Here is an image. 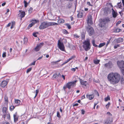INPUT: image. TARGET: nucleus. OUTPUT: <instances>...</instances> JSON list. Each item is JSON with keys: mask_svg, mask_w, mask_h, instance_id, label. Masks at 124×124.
Returning a JSON list of instances; mask_svg holds the SVG:
<instances>
[{"mask_svg": "<svg viewBox=\"0 0 124 124\" xmlns=\"http://www.w3.org/2000/svg\"><path fill=\"white\" fill-rule=\"evenodd\" d=\"M108 79L111 84L114 85L119 82L120 76L117 73H111L108 75Z\"/></svg>", "mask_w": 124, "mask_h": 124, "instance_id": "nucleus-1", "label": "nucleus"}, {"mask_svg": "<svg viewBox=\"0 0 124 124\" xmlns=\"http://www.w3.org/2000/svg\"><path fill=\"white\" fill-rule=\"evenodd\" d=\"M101 21L99 24V26L102 28L105 29L107 27L106 24L110 21L109 18L106 17L101 19Z\"/></svg>", "mask_w": 124, "mask_h": 124, "instance_id": "nucleus-2", "label": "nucleus"}, {"mask_svg": "<svg viewBox=\"0 0 124 124\" xmlns=\"http://www.w3.org/2000/svg\"><path fill=\"white\" fill-rule=\"evenodd\" d=\"M83 47L85 50L87 51L89 50L91 47L90 40L89 39H87L83 43Z\"/></svg>", "mask_w": 124, "mask_h": 124, "instance_id": "nucleus-3", "label": "nucleus"}, {"mask_svg": "<svg viewBox=\"0 0 124 124\" xmlns=\"http://www.w3.org/2000/svg\"><path fill=\"white\" fill-rule=\"evenodd\" d=\"M86 30L89 36H91L94 34V29L91 26L88 25V26L86 27Z\"/></svg>", "mask_w": 124, "mask_h": 124, "instance_id": "nucleus-4", "label": "nucleus"}, {"mask_svg": "<svg viewBox=\"0 0 124 124\" xmlns=\"http://www.w3.org/2000/svg\"><path fill=\"white\" fill-rule=\"evenodd\" d=\"M77 80H75L73 81L70 82L68 83L67 84V88L70 89L71 88L75 87L76 85Z\"/></svg>", "mask_w": 124, "mask_h": 124, "instance_id": "nucleus-5", "label": "nucleus"}, {"mask_svg": "<svg viewBox=\"0 0 124 124\" xmlns=\"http://www.w3.org/2000/svg\"><path fill=\"white\" fill-rule=\"evenodd\" d=\"M49 22H44L41 23L39 27L40 29H43L50 26Z\"/></svg>", "mask_w": 124, "mask_h": 124, "instance_id": "nucleus-6", "label": "nucleus"}, {"mask_svg": "<svg viewBox=\"0 0 124 124\" xmlns=\"http://www.w3.org/2000/svg\"><path fill=\"white\" fill-rule=\"evenodd\" d=\"M117 65L120 69L124 68V61L123 60H119L117 62Z\"/></svg>", "mask_w": 124, "mask_h": 124, "instance_id": "nucleus-7", "label": "nucleus"}, {"mask_svg": "<svg viewBox=\"0 0 124 124\" xmlns=\"http://www.w3.org/2000/svg\"><path fill=\"white\" fill-rule=\"evenodd\" d=\"M58 45L59 48L62 51H65V47L63 43L61 42L59 40L58 41Z\"/></svg>", "mask_w": 124, "mask_h": 124, "instance_id": "nucleus-8", "label": "nucleus"}, {"mask_svg": "<svg viewBox=\"0 0 124 124\" xmlns=\"http://www.w3.org/2000/svg\"><path fill=\"white\" fill-rule=\"evenodd\" d=\"M44 43L41 42L40 44H38L36 47L34 48V50L36 51H39L40 48L43 45Z\"/></svg>", "mask_w": 124, "mask_h": 124, "instance_id": "nucleus-9", "label": "nucleus"}, {"mask_svg": "<svg viewBox=\"0 0 124 124\" xmlns=\"http://www.w3.org/2000/svg\"><path fill=\"white\" fill-rule=\"evenodd\" d=\"M87 23L89 25V24L91 25L93 24L92 21V17L91 15H89L87 16Z\"/></svg>", "mask_w": 124, "mask_h": 124, "instance_id": "nucleus-10", "label": "nucleus"}, {"mask_svg": "<svg viewBox=\"0 0 124 124\" xmlns=\"http://www.w3.org/2000/svg\"><path fill=\"white\" fill-rule=\"evenodd\" d=\"M112 66V63L111 61H109L108 63H106L105 64V67H107L108 68H111Z\"/></svg>", "mask_w": 124, "mask_h": 124, "instance_id": "nucleus-11", "label": "nucleus"}, {"mask_svg": "<svg viewBox=\"0 0 124 124\" xmlns=\"http://www.w3.org/2000/svg\"><path fill=\"white\" fill-rule=\"evenodd\" d=\"M8 82L6 81H3L0 84V86L2 87H5L7 84Z\"/></svg>", "mask_w": 124, "mask_h": 124, "instance_id": "nucleus-12", "label": "nucleus"}, {"mask_svg": "<svg viewBox=\"0 0 124 124\" xmlns=\"http://www.w3.org/2000/svg\"><path fill=\"white\" fill-rule=\"evenodd\" d=\"M86 96L87 98L90 100L93 99L94 97V95L93 94L89 95L87 94L86 95Z\"/></svg>", "mask_w": 124, "mask_h": 124, "instance_id": "nucleus-13", "label": "nucleus"}, {"mask_svg": "<svg viewBox=\"0 0 124 124\" xmlns=\"http://www.w3.org/2000/svg\"><path fill=\"white\" fill-rule=\"evenodd\" d=\"M3 117L4 119L6 117L7 118V119L9 120H10V114L8 113H7L4 114L3 115Z\"/></svg>", "mask_w": 124, "mask_h": 124, "instance_id": "nucleus-14", "label": "nucleus"}, {"mask_svg": "<svg viewBox=\"0 0 124 124\" xmlns=\"http://www.w3.org/2000/svg\"><path fill=\"white\" fill-rule=\"evenodd\" d=\"M112 9V15L113 17L114 18L116 17L117 16V13L115 11L113 8Z\"/></svg>", "mask_w": 124, "mask_h": 124, "instance_id": "nucleus-15", "label": "nucleus"}, {"mask_svg": "<svg viewBox=\"0 0 124 124\" xmlns=\"http://www.w3.org/2000/svg\"><path fill=\"white\" fill-rule=\"evenodd\" d=\"M112 122V120L111 119L109 118L106 121L104 124H111Z\"/></svg>", "mask_w": 124, "mask_h": 124, "instance_id": "nucleus-16", "label": "nucleus"}, {"mask_svg": "<svg viewBox=\"0 0 124 124\" xmlns=\"http://www.w3.org/2000/svg\"><path fill=\"white\" fill-rule=\"evenodd\" d=\"M19 12L20 13V16L21 17V18L24 17L25 15V12L24 11H22L21 10L19 11Z\"/></svg>", "mask_w": 124, "mask_h": 124, "instance_id": "nucleus-17", "label": "nucleus"}, {"mask_svg": "<svg viewBox=\"0 0 124 124\" xmlns=\"http://www.w3.org/2000/svg\"><path fill=\"white\" fill-rule=\"evenodd\" d=\"M80 82L81 85L86 86L87 84L86 81H84L83 80L80 79Z\"/></svg>", "mask_w": 124, "mask_h": 124, "instance_id": "nucleus-18", "label": "nucleus"}, {"mask_svg": "<svg viewBox=\"0 0 124 124\" xmlns=\"http://www.w3.org/2000/svg\"><path fill=\"white\" fill-rule=\"evenodd\" d=\"M123 39L121 38H119L117 40V43H119L123 42Z\"/></svg>", "mask_w": 124, "mask_h": 124, "instance_id": "nucleus-19", "label": "nucleus"}, {"mask_svg": "<svg viewBox=\"0 0 124 124\" xmlns=\"http://www.w3.org/2000/svg\"><path fill=\"white\" fill-rule=\"evenodd\" d=\"M64 22V20L63 19H59L58 20V23L59 24L63 23Z\"/></svg>", "mask_w": 124, "mask_h": 124, "instance_id": "nucleus-20", "label": "nucleus"}, {"mask_svg": "<svg viewBox=\"0 0 124 124\" xmlns=\"http://www.w3.org/2000/svg\"><path fill=\"white\" fill-rule=\"evenodd\" d=\"M14 122H16L17 121L18 118L16 114L14 115Z\"/></svg>", "mask_w": 124, "mask_h": 124, "instance_id": "nucleus-21", "label": "nucleus"}, {"mask_svg": "<svg viewBox=\"0 0 124 124\" xmlns=\"http://www.w3.org/2000/svg\"><path fill=\"white\" fill-rule=\"evenodd\" d=\"M39 21L38 20H33L32 21V23H31L33 25H34L35 23H38Z\"/></svg>", "mask_w": 124, "mask_h": 124, "instance_id": "nucleus-22", "label": "nucleus"}, {"mask_svg": "<svg viewBox=\"0 0 124 124\" xmlns=\"http://www.w3.org/2000/svg\"><path fill=\"white\" fill-rule=\"evenodd\" d=\"M7 110V108L6 107H4L2 108V112L4 114L7 113L6 112Z\"/></svg>", "mask_w": 124, "mask_h": 124, "instance_id": "nucleus-23", "label": "nucleus"}, {"mask_svg": "<svg viewBox=\"0 0 124 124\" xmlns=\"http://www.w3.org/2000/svg\"><path fill=\"white\" fill-rule=\"evenodd\" d=\"M15 102L18 105L20 103V100L18 99H15Z\"/></svg>", "mask_w": 124, "mask_h": 124, "instance_id": "nucleus-24", "label": "nucleus"}, {"mask_svg": "<svg viewBox=\"0 0 124 124\" xmlns=\"http://www.w3.org/2000/svg\"><path fill=\"white\" fill-rule=\"evenodd\" d=\"M23 41L24 44H26L28 42V40L26 38H24L23 39Z\"/></svg>", "mask_w": 124, "mask_h": 124, "instance_id": "nucleus-25", "label": "nucleus"}, {"mask_svg": "<svg viewBox=\"0 0 124 124\" xmlns=\"http://www.w3.org/2000/svg\"><path fill=\"white\" fill-rule=\"evenodd\" d=\"M4 100H5V102H7V103L8 102V97L6 95H5V96Z\"/></svg>", "mask_w": 124, "mask_h": 124, "instance_id": "nucleus-26", "label": "nucleus"}, {"mask_svg": "<svg viewBox=\"0 0 124 124\" xmlns=\"http://www.w3.org/2000/svg\"><path fill=\"white\" fill-rule=\"evenodd\" d=\"M105 44V43H100L98 47L99 48L101 47L104 46Z\"/></svg>", "mask_w": 124, "mask_h": 124, "instance_id": "nucleus-27", "label": "nucleus"}, {"mask_svg": "<svg viewBox=\"0 0 124 124\" xmlns=\"http://www.w3.org/2000/svg\"><path fill=\"white\" fill-rule=\"evenodd\" d=\"M100 61L99 60H94V63L96 64H98L100 62Z\"/></svg>", "mask_w": 124, "mask_h": 124, "instance_id": "nucleus-28", "label": "nucleus"}, {"mask_svg": "<svg viewBox=\"0 0 124 124\" xmlns=\"http://www.w3.org/2000/svg\"><path fill=\"white\" fill-rule=\"evenodd\" d=\"M50 24V26L52 25H57L58 24V23L54 22H53V23H51L49 22Z\"/></svg>", "mask_w": 124, "mask_h": 124, "instance_id": "nucleus-29", "label": "nucleus"}, {"mask_svg": "<svg viewBox=\"0 0 124 124\" xmlns=\"http://www.w3.org/2000/svg\"><path fill=\"white\" fill-rule=\"evenodd\" d=\"M58 77V75L56 73H54L53 76V78H56Z\"/></svg>", "mask_w": 124, "mask_h": 124, "instance_id": "nucleus-30", "label": "nucleus"}, {"mask_svg": "<svg viewBox=\"0 0 124 124\" xmlns=\"http://www.w3.org/2000/svg\"><path fill=\"white\" fill-rule=\"evenodd\" d=\"M105 101H107L108 100H110V98L109 96H108L106 97L104 99Z\"/></svg>", "mask_w": 124, "mask_h": 124, "instance_id": "nucleus-31", "label": "nucleus"}, {"mask_svg": "<svg viewBox=\"0 0 124 124\" xmlns=\"http://www.w3.org/2000/svg\"><path fill=\"white\" fill-rule=\"evenodd\" d=\"M15 108V107L13 105L11 106L10 107V110L12 111Z\"/></svg>", "mask_w": 124, "mask_h": 124, "instance_id": "nucleus-32", "label": "nucleus"}, {"mask_svg": "<svg viewBox=\"0 0 124 124\" xmlns=\"http://www.w3.org/2000/svg\"><path fill=\"white\" fill-rule=\"evenodd\" d=\"M39 92V90L38 89H37L36 90V94L35 95L34 97V98H35L36 97L37 95V94Z\"/></svg>", "mask_w": 124, "mask_h": 124, "instance_id": "nucleus-33", "label": "nucleus"}, {"mask_svg": "<svg viewBox=\"0 0 124 124\" xmlns=\"http://www.w3.org/2000/svg\"><path fill=\"white\" fill-rule=\"evenodd\" d=\"M94 92L95 94L97 95L98 96H99V93L96 90H94Z\"/></svg>", "mask_w": 124, "mask_h": 124, "instance_id": "nucleus-34", "label": "nucleus"}, {"mask_svg": "<svg viewBox=\"0 0 124 124\" xmlns=\"http://www.w3.org/2000/svg\"><path fill=\"white\" fill-rule=\"evenodd\" d=\"M65 25L67 26V27L69 29H70L71 28V26L70 24L68 23H66L65 24Z\"/></svg>", "mask_w": 124, "mask_h": 124, "instance_id": "nucleus-35", "label": "nucleus"}, {"mask_svg": "<svg viewBox=\"0 0 124 124\" xmlns=\"http://www.w3.org/2000/svg\"><path fill=\"white\" fill-rule=\"evenodd\" d=\"M85 37V35L84 32L82 33L81 35V37L82 39H84Z\"/></svg>", "mask_w": 124, "mask_h": 124, "instance_id": "nucleus-36", "label": "nucleus"}, {"mask_svg": "<svg viewBox=\"0 0 124 124\" xmlns=\"http://www.w3.org/2000/svg\"><path fill=\"white\" fill-rule=\"evenodd\" d=\"M110 104L109 102H108V104L106 105V107L107 109H108Z\"/></svg>", "mask_w": 124, "mask_h": 124, "instance_id": "nucleus-37", "label": "nucleus"}, {"mask_svg": "<svg viewBox=\"0 0 124 124\" xmlns=\"http://www.w3.org/2000/svg\"><path fill=\"white\" fill-rule=\"evenodd\" d=\"M121 29H116L115 30V32H118L120 31Z\"/></svg>", "mask_w": 124, "mask_h": 124, "instance_id": "nucleus-38", "label": "nucleus"}, {"mask_svg": "<svg viewBox=\"0 0 124 124\" xmlns=\"http://www.w3.org/2000/svg\"><path fill=\"white\" fill-rule=\"evenodd\" d=\"M121 72L123 75H124V68L120 69Z\"/></svg>", "mask_w": 124, "mask_h": 124, "instance_id": "nucleus-39", "label": "nucleus"}, {"mask_svg": "<svg viewBox=\"0 0 124 124\" xmlns=\"http://www.w3.org/2000/svg\"><path fill=\"white\" fill-rule=\"evenodd\" d=\"M24 6L25 7H26L27 6V2L25 0L24 1Z\"/></svg>", "mask_w": 124, "mask_h": 124, "instance_id": "nucleus-40", "label": "nucleus"}, {"mask_svg": "<svg viewBox=\"0 0 124 124\" xmlns=\"http://www.w3.org/2000/svg\"><path fill=\"white\" fill-rule=\"evenodd\" d=\"M32 10V8H30L28 10L29 13H31Z\"/></svg>", "mask_w": 124, "mask_h": 124, "instance_id": "nucleus-41", "label": "nucleus"}, {"mask_svg": "<svg viewBox=\"0 0 124 124\" xmlns=\"http://www.w3.org/2000/svg\"><path fill=\"white\" fill-rule=\"evenodd\" d=\"M32 68H30L28 69L26 71V73H29V72H30Z\"/></svg>", "mask_w": 124, "mask_h": 124, "instance_id": "nucleus-42", "label": "nucleus"}, {"mask_svg": "<svg viewBox=\"0 0 124 124\" xmlns=\"http://www.w3.org/2000/svg\"><path fill=\"white\" fill-rule=\"evenodd\" d=\"M6 52H4L2 55V57H5L6 56Z\"/></svg>", "mask_w": 124, "mask_h": 124, "instance_id": "nucleus-43", "label": "nucleus"}, {"mask_svg": "<svg viewBox=\"0 0 124 124\" xmlns=\"http://www.w3.org/2000/svg\"><path fill=\"white\" fill-rule=\"evenodd\" d=\"M120 46L118 44L116 45H115L114 47V48L115 49H116L118 47H119Z\"/></svg>", "mask_w": 124, "mask_h": 124, "instance_id": "nucleus-44", "label": "nucleus"}, {"mask_svg": "<svg viewBox=\"0 0 124 124\" xmlns=\"http://www.w3.org/2000/svg\"><path fill=\"white\" fill-rule=\"evenodd\" d=\"M57 116L59 118H60L61 117L60 116V115L59 112H57Z\"/></svg>", "mask_w": 124, "mask_h": 124, "instance_id": "nucleus-45", "label": "nucleus"}, {"mask_svg": "<svg viewBox=\"0 0 124 124\" xmlns=\"http://www.w3.org/2000/svg\"><path fill=\"white\" fill-rule=\"evenodd\" d=\"M63 33L64 34H68V32L67 31L65 30H63Z\"/></svg>", "mask_w": 124, "mask_h": 124, "instance_id": "nucleus-46", "label": "nucleus"}, {"mask_svg": "<svg viewBox=\"0 0 124 124\" xmlns=\"http://www.w3.org/2000/svg\"><path fill=\"white\" fill-rule=\"evenodd\" d=\"M74 37L76 38H78L79 37V36H78L77 34H75L74 35Z\"/></svg>", "mask_w": 124, "mask_h": 124, "instance_id": "nucleus-47", "label": "nucleus"}, {"mask_svg": "<svg viewBox=\"0 0 124 124\" xmlns=\"http://www.w3.org/2000/svg\"><path fill=\"white\" fill-rule=\"evenodd\" d=\"M36 61H34L33 62L31 63L30 65H34L35 64Z\"/></svg>", "mask_w": 124, "mask_h": 124, "instance_id": "nucleus-48", "label": "nucleus"}, {"mask_svg": "<svg viewBox=\"0 0 124 124\" xmlns=\"http://www.w3.org/2000/svg\"><path fill=\"white\" fill-rule=\"evenodd\" d=\"M121 21H118L116 23V25L117 26L119 24H120L121 23Z\"/></svg>", "mask_w": 124, "mask_h": 124, "instance_id": "nucleus-49", "label": "nucleus"}, {"mask_svg": "<svg viewBox=\"0 0 124 124\" xmlns=\"http://www.w3.org/2000/svg\"><path fill=\"white\" fill-rule=\"evenodd\" d=\"M36 34V32H34L33 33V36H34L35 37H37V36Z\"/></svg>", "mask_w": 124, "mask_h": 124, "instance_id": "nucleus-50", "label": "nucleus"}, {"mask_svg": "<svg viewBox=\"0 0 124 124\" xmlns=\"http://www.w3.org/2000/svg\"><path fill=\"white\" fill-rule=\"evenodd\" d=\"M11 23L12 24L11 25L15 26V22L13 21L12 22V23Z\"/></svg>", "mask_w": 124, "mask_h": 124, "instance_id": "nucleus-51", "label": "nucleus"}, {"mask_svg": "<svg viewBox=\"0 0 124 124\" xmlns=\"http://www.w3.org/2000/svg\"><path fill=\"white\" fill-rule=\"evenodd\" d=\"M2 124H9L8 122H3Z\"/></svg>", "mask_w": 124, "mask_h": 124, "instance_id": "nucleus-52", "label": "nucleus"}, {"mask_svg": "<svg viewBox=\"0 0 124 124\" xmlns=\"http://www.w3.org/2000/svg\"><path fill=\"white\" fill-rule=\"evenodd\" d=\"M11 24V23H9L7 25V27H8L10 26Z\"/></svg>", "mask_w": 124, "mask_h": 124, "instance_id": "nucleus-53", "label": "nucleus"}, {"mask_svg": "<svg viewBox=\"0 0 124 124\" xmlns=\"http://www.w3.org/2000/svg\"><path fill=\"white\" fill-rule=\"evenodd\" d=\"M81 111H82V114L83 115H84V114L85 112V111L84 110H83L82 109L81 110Z\"/></svg>", "mask_w": 124, "mask_h": 124, "instance_id": "nucleus-54", "label": "nucleus"}, {"mask_svg": "<svg viewBox=\"0 0 124 124\" xmlns=\"http://www.w3.org/2000/svg\"><path fill=\"white\" fill-rule=\"evenodd\" d=\"M92 43L93 44V45L94 46V45H95V41L94 40H93L92 41Z\"/></svg>", "mask_w": 124, "mask_h": 124, "instance_id": "nucleus-55", "label": "nucleus"}, {"mask_svg": "<svg viewBox=\"0 0 124 124\" xmlns=\"http://www.w3.org/2000/svg\"><path fill=\"white\" fill-rule=\"evenodd\" d=\"M67 88V84H66V85L65 86H64L63 87V89L64 90H65V89L66 88Z\"/></svg>", "mask_w": 124, "mask_h": 124, "instance_id": "nucleus-56", "label": "nucleus"}, {"mask_svg": "<svg viewBox=\"0 0 124 124\" xmlns=\"http://www.w3.org/2000/svg\"><path fill=\"white\" fill-rule=\"evenodd\" d=\"M78 105V103H75V104H74L73 105V107L76 106H77Z\"/></svg>", "mask_w": 124, "mask_h": 124, "instance_id": "nucleus-57", "label": "nucleus"}, {"mask_svg": "<svg viewBox=\"0 0 124 124\" xmlns=\"http://www.w3.org/2000/svg\"><path fill=\"white\" fill-rule=\"evenodd\" d=\"M71 70L73 71H75L76 70V69L75 68H73L71 69Z\"/></svg>", "mask_w": 124, "mask_h": 124, "instance_id": "nucleus-58", "label": "nucleus"}, {"mask_svg": "<svg viewBox=\"0 0 124 124\" xmlns=\"http://www.w3.org/2000/svg\"><path fill=\"white\" fill-rule=\"evenodd\" d=\"M33 25L31 23V24H30L29 25V26L30 27H31L32 26H33Z\"/></svg>", "mask_w": 124, "mask_h": 124, "instance_id": "nucleus-59", "label": "nucleus"}, {"mask_svg": "<svg viewBox=\"0 0 124 124\" xmlns=\"http://www.w3.org/2000/svg\"><path fill=\"white\" fill-rule=\"evenodd\" d=\"M43 56H41L39 57L37 59V60H40L43 57Z\"/></svg>", "mask_w": 124, "mask_h": 124, "instance_id": "nucleus-60", "label": "nucleus"}, {"mask_svg": "<svg viewBox=\"0 0 124 124\" xmlns=\"http://www.w3.org/2000/svg\"><path fill=\"white\" fill-rule=\"evenodd\" d=\"M79 15V14H78L77 17H78L81 18L82 17V16L81 15L80 16Z\"/></svg>", "mask_w": 124, "mask_h": 124, "instance_id": "nucleus-61", "label": "nucleus"}, {"mask_svg": "<svg viewBox=\"0 0 124 124\" xmlns=\"http://www.w3.org/2000/svg\"><path fill=\"white\" fill-rule=\"evenodd\" d=\"M85 98V96L84 95H83L81 97L82 99H83Z\"/></svg>", "mask_w": 124, "mask_h": 124, "instance_id": "nucleus-62", "label": "nucleus"}, {"mask_svg": "<svg viewBox=\"0 0 124 124\" xmlns=\"http://www.w3.org/2000/svg\"><path fill=\"white\" fill-rule=\"evenodd\" d=\"M75 57V56H72L71 58H70L71 59V60H72V59H73Z\"/></svg>", "mask_w": 124, "mask_h": 124, "instance_id": "nucleus-63", "label": "nucleus"}, {"mask_svg": "<svg viewBox=\"0 0 124 124\" xmlns=\"http://www.w3.org/2000/svg\"><path fill=\"white\" fill-rule=\"evenodd\" d=\"M6 4V3L5 2H4V3H2V6H5V5Z\"/></svg>", "mask_w": 124, "mask_h": 124, "instance_id": "nucleus-64", "label": "nucleus"}]
</instances>
